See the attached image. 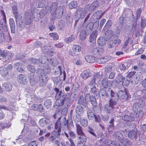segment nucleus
Segmentation results:
<instances>
[{"label": "nucleus", "mask_w": 146, "mask_h": 146, "mask_svg": "<svg viewBox=\"0 0 146 146\" xmlns=\"http://www.w3.org/2000/svg\"><path fill=\"white\" fill-rule=\"evenodd\" d=\"M30 62L32 64H40V62L39 59L35 58H32L30 59Z\"/></svg>", "instance_id": "nucleus-44"}, {"label": "nucleus", "mask_w": 146, "mask_h": 146, "mask_svg": "<svg viewBox=\"0 0 146 146\" xmlns=\"http://www.w3.org/2000/svg\"><path fill=\"white\" fill-rule=\"evenodd\" d=\"M37 143L36 141H33L30 142L28 146H37Z\"/></svg>", "instance_id": "nucleus-64"}, {"label": "nucleus", "mask_w": 146, "mask_h": 146, "mask_svg": "<svg viewBox=\"0 0 146 146\" xmlns=\"http://www.w3.org/2000/svg\"><path fill=\"white\" fill-rule=\"evenodd\" d=\"M24 65L21 62H16L14 63V67L19 72H22L23 71Z\"/></svg>", "instance_id": "nucleus-11"}, {"label": "nucleus", "mask_w": 146, "mask_h": 146, "mask_svg": "<svg viewBox=\"0 0 146 146\" xmlns=\"http://www.w3.org/2000/svg\"><path fill=\"white\" fill-rule=\"evenodd\" d=\"M76 113L79 115H80L84 112L83 109L82 107L80 106H78L76 109Z\"/></svg>", "instance_id": "nucleus-34"}, {"label": "nucleus", "mask_w": 146, "mask_h": 146, "mask_svg": "<svg viewBox=\"0 0 146 146\" xmlns=\"http://www.w3.org/2000/svg\"><path fill=\"white\" fill-rule=\"evenodd\" d=\"M97 33V31H93L90 35L89 38L90 42L93 43H95L96 42V39Z\"/></svg>", "instance_id": "nucleus-18"}, {"label": "nucleus", "mask_w": 146, "mask_h": 146, "mask_svg": "<svg viewBox=\"0 0 146 146\" xmlns=\"http://www.w3.org/2000/svg\"><path fill=\"white\" fill-rule=\"evenodd\" d=\"M102 58L104 63L110 60L111 59V57L110 56L108 55L105 56L103 57H102Z\"/></svg>", "instance_id": "nucleus-57"}, {"label": "nucleus", "mask_w": 146, "mask_h": 146, "mask_svg": "<svg viewBox=\"0 0 146 146\" xmlns=\"http://www.w3.org/2000/svg\"><path fill=\"white\" fill-rule=\"evenodd\" d=\"M88 117L90 119H93L95 117V115L94 114L92 110L88 108L87 110Z\"/></svg>", "instance_id": "nucleus-28"}, {"label": "nucleus", "mask_w": 146, "mask_h": 146, "mask_svg": "<svg viewBox=\"0 0 146 146\" xmlns=\"http://www.w3.org/2000/svg\"><path fill=\"white\" fill-rule=\"evenodd\" d=\"M4 33L3 31L1 30H0V40L1 41H3L4 40Z\"/></svg>", "instance_id": "nucleus-59"}, {"label": "nucleus", "mask_w": 146, "mask_h": 146, "mask_svg": "<svg viewBox=\"0 0 146 146\" xmlns=\"http://www.w3.org/2000/svg\"><path fill=\"white\" fill-rule=\"evenodd\" d=\"M72 49L74 51L78 53L81 50V47L78 45H74L73 46Z\"/></svg>", "instance_id": "nucleus-40"}, {"label": "nucleus", "mask_w": 146, "mask_h": 146, "mask_svg": "<svg viewBox=\"0 0 146 146\" xmlns=\"http://www.w3.org/2000/svg\"><path fill=\"white\" fill-rule=\"evenodd\" d=\"M53 58H51L49 59L47 58L45 56H43L40 58L41 61L40 62V64H44L46 63L47 62H49L50 64L52 65H54V61L53 60Z\"/></svg>", "instance_id": "nucleus-12"}, {"label": "nucleus", "mask_w": 146, "mask_h": 146, "mask_svg": "<svg viewBox=\"0 0 146 146\" xmlns=\"http://www.w3.org/2000/svg\"><path fill=\"white\" fill-rule=\"evenodd\" d=\"M68 109L66 107L62 106L60 110L61 114L62 115H66Z\"/></svg>", "instance_id": "nucleus-33"}, {"label": "nucleus", "mask_w": 146, "mask_h": 146, "mask_svg": "<svg viewBox=\"0 0 146 146\" xmlns=\"http://www.w3.org/2000/svg\"><path fill=\"white\" fill-rule=\"evenodd\" d=\"M112 24V22L111 20L108 21L106 24L105 25L104 29H105L106 28H109Z\"/></svg>", "instance_id": "nucleus-60"}, {"label": "nucleus", "mask_w": 146, "mask_h": 146, "mask_svg": "<svg viewBox=\"0 0 146 146\" xmlns=\"http://www.w3.org/2000/svg\"><path fill=\"white\" fill-rule=\"evenodd\" d=\"M60 111L58 108H57V110L56 111L54 115V119H56V118H59V116H60Z\"/></svg>", "instance_id": "nucleus-52"}, {"label": "nucleus", "mask_w": 146, "mask_h": 146, "mask_svg": "<svg viewBox=\"0 0 146 146\" xmlns=\"http://www.w3.org/2000/svg\"><path fill=\"white\" fill-rule=\"evenodd\" d=\"M2 87L4 90L7 92L11 90L12 88V85L10 83L5 82L3 84Z\"/></svg>", "instance_id": "nucleus-16"}, {"label": "nucleus", "mask_w": 146, "mask_h": 146, "mask_svg": "<svg viewBox=\"0 0 146 146\" xmlns=\"http://www.w3.org/2000/svg\"><path fill=\"white\" fill-rule=\"evenodd\" d=\"M12 9L13 12L16 19V22H19V24L21 25L23 23L22 20V16L21 15L18 14L17 7L14 5L13 6Z\"/></svg>", "instance_id": "nucleus-8"}, {"label": "nucleus", "mask_w": 146, "mask_h": 146, "mask_svg": "<svg viewBox=\"0 0 146 146\" xmlns=\"http://www.w3.org/2000/svg\"><path fill=\"white\" fill-rule=\"evenodd\" d=\"M136 134V132L135 131H131L129 132L128 136L130 138L133 139L135 137Z\"/></svg>", "instance_id": "nucleus-43"}, {"label": "nucleus", "mask_w": 146, "mask_h": 146, "mask_svg": "<svg viewBox=\"0 0 146 146\" xmlns=\"http://www.w3.org/2000/svg\"><path fill=\"white\" fill-rule=\"evenodd\" d=\"M124 78L121 75L119 74L117 76L116 80H114V81H115L118 84H120V82H123Z\"/></svg>", "instance_id": "nucleus-37"}, {"label": "nucleus", "mask_w": 146, "mask_h": 146, "mask_svg": "<svg viewBox=\"0 0 146 146\" xmlns=\"http://www.w3.org/2000/svg\"><path fill=\"white\" fill-rule=\"evenodd\" d=\"M77 3L76 1H73L69 4V7L70 9H72L75 8L77 6Z\"/></svg>", "instance_id": "nucleus-38"}, {"label": "nucleus", "mask_w": 146, "mask_h": 146, "mask_svg": "<svg viewBox=\"0 0 146 146\" xmlns=\"http://www.w3.org/2000/svg\"><path fill=\"white\" fill-rule=\"evenodd\" d=\"M87 13L86 10H84L82 8H79L77 11V14L78 18L80 17L83 18L86 15Z\"/></svg>", "instance_id": "nucleus-14"}, {"label": "nucleus", "mask_w": 146, "mask_h": 146, "mask_svg": "<svg viewBox=\"0 0 146 146\" xmlns=\"http://www.w3.org/2000/svg\"><path fill=\"white\" fill-rule=\"evenodd\" d=\"M145 105V102L142 100H138L133 104V110L136 113V117L137 115L138 117L143 115V113L141 110Z\"/></svg>", "instance_id": "nucleus-5"}, {"label": "nucleus", "mask_w": 146, "mask_h": 146, "mask_svg": "<svg viewBox=\"0 0 146 146\" xmlns=\"http://www.w3.org/2000/svg\"><path fill=\"white\" fill-rule=\"evenodd\" d=\"M44 70L41 68L38 69L36 71V73L39 76V81L40 84L41 86H44L46 85L48 80V77L44 73Z\"/></svg>", "instance_id": "nucleus-6"}, {"label": "nucleus", "mask_w": 146, "mask_h": 146, "mask_svg": "<svg viewBox=\"0 0 146 146\" xmlns=\"http://www.w3.org/2000/svg\"><path fill=\"white\" fill-rule=\"evenodd\" d=\"M57 6L58 3L56 2L48 3L39 13L40 18H42L47 13L50 12L52 14H56L58 18H60L63 14V8L62 6L57 8Z\"/></svg>", "instance_id": "nucleus-1"}, {"label": "nucleus", "mask_w": 146, "mask_h": 146, "mask_svg": "<svg viewBox=\"0 0 146 146\" xmlns=\"http://www.w3.org/2000/svg\"><path fill=\"white\" fill-rule=\"evenodd\" d=\"M86 37V32L85 29L82 30L80 35V38L81 40H84Z\"/></svg>", "instance_id": "nucleus-32"}, {"label": "nucleus", "mask_w": 146, "mask_h": 146, "mask_svg": "<svg viewBox=\"0 0 146 146\" xmlns=\"http://www.w3.org/2000/svg\"><path fill=\"white\" fill-rule=\"evenodd\" d=\"M85 58L87 62L92 63L96 61V58L94 56L88 55L85 56Z\"/></svg>", "instance_id": "nucleus-25"}, {"label": "nucleus", "mask_w": 146, "mask_h": 146, "mask_svg": "<svg viewBox=\"0 0 146 146\" xmlns=\"http://www.w3.org/2000/svg\"><path fill=\"white\" fill-rule=\"evenodd\" d=\"M61 117H59L57 120L55 124V128L57 131H54L51 133V136L50 137V141L53 142L56 138H58L60 135V132L61 131L60 127L61 123L60 121Z\"/></svg>", "instance_id": "nucleus-3"}, {"label": "nucleus", "mask_w": 146, "mask_h": 146, "mask_svg": "<svg viewBox=\"0 0 146 146\" xmlns=\"http://www.w3.org/2000/svg\"><path fill=\"white\" fill-rule=\"evenodd\" d=\"M119 141L121 142L120 143L122 145L125 146H127L128 144L129 143V141L126 138L123 137V138Z\"/></svg>", "instance_id": "nucleus-39"}, {"label": "nucleus", "mask_w": 146, "mask_h": 146, "mask_svg": "<svg viewBox=\"0 0 146 146\" xmlns=\"http://www.w3.org/2000/svg\"><path fill=\"white\" fill-rule=\"evenodd\" d=\"M102 85L105 88L108 87V84L107 80L106 78H104L103 79L102 82Z\"/></svg>", "instance_id": "nucleus-49"}, {"label": "nucleus", "mask_w": 146, "mask_h": 146, "mask_svg": "<svg viewBox=\"0 0 146 146\" xmlns=\"http://www.w3.org/2000/svg\"><path fill=\"white\" fill-rule=\"evenodd\" d=\"M75 38V37L73 36H72L70 37L67 38L64 40L67 43H69L73 40Z\"/></svg>", "instance_id": "nucleus-46"}, {"label": "nucleus", "mask_w": 146, "mask_h": 146, "mask_svg": "<svg viewBox=\"0 0 146 146\" xmlns=\"http://www.w3.org/2000/svg\"><path fill=\"white\" fill-rule=\"evenodd\" d=\"M113 136L117 139L119 141L123 137L122 134L119 132H115L113 135Z\"/></svg>", "instance_id": "nucleus-35"}, {"label": "nucleus", "mask_w": 146, "mask_h": 146, "mask_svg": "<svg viewBox=\"0 0 146 146\" xmlns=\"http://www.w3.org/2000/svg\"><path fill=\"white\" fill-rule=\"evenodd\" d=\"M9 70L6 68L1 67L0 68V73L1 75L5 76L8 74Z\"/></svg>", "instance_id": "nucleus-27"}, {"label": "nucleus", "mask_w": 146, "mask_h": 146, "mask_svg": "<svg viewBox=\"0 0 146 146\" xmlns=\"http://www.w3.org/2000/svg\"><path fill=\"white\" fill-rule=\"evenodd\" d=\"M106 37H108V38H110L113 35V32L111 30H108L105 33Z\"/></svg>", "instance_id": "nucleus-51"}, {"label": "nucleus", "mask_w": 146, "mask_h": 146, "mask_svg": "<svg viewBox=\"0 0 146 146\" xmlns=\"http://www.w3.org/2000/svg\"><path fill=\"white\" fill-rule=\"evenodd\" d=\"M130 116L125 115L122 116V118L123 120L126 121H131L134 120L135 115V114L132 113L130 114Z\"/></svg>", "instance_id": "nucleus-15"}, {"label": "nucleus", "mask_w": 146, "mask_h": 146, "mask_svg": "<svg viewBox=\"0 0 146 146\" xmlns=\"http://www.w3.org/2000/svg\"><path fill=\"white\" fill-rule=\"evenodd\" d=\"M141 26L143 28L145 27L146 26V20L145 19L141 18Z\"/></svg>", "instance_id": "nucleus-56"}, {"label": "nucleus", "mask_w": 146, "mask_h": 146, "mask_svg": "<svg viewBox=\"0 0 146 146\" xmlns=\"http://www.w3.org/2000/svg\"><path fill=\"white\" fill-rule=\"evenodd\" d=\"M3 58H1L2 61L3 62H7L10 58H11V57H10V58H9L8 56L7 55V56L4 57H2Z\"/></svg>", "instance_id": "nucleus-61"}, {"label": "nucleus", "mask_w": 146, "mask_h": 146, "mask_svg": "<svg viewBox=\"0 0 146 146\" xmlns=\"http://www.w3.org/2000/svg\"><path fill=\"white\" fill-rule=\"evenodd\" d=\"M49 35L54 40H57L58 38V35L56 33H50Z\"/></svg>", "instance_id": "nucleus-53"}, {"label": "nucleus", "mask_w": 146, "mask_h": 146, "mask_svg": "<svg viewBox=\"0 0 146 146\" xmlns=\"http://www.w3.org/2000/svg\"><path fill=\"white\" fill-rule=\"evenodd\" d=\"M27 68L28 70L32 73H34L35 71V69L33 65H28Z\"/></svg>", "instance_id": "nucleus-54"}, {"label": "nucleus", "mask_w": 146, "mask_h": 146, "mask_svg": "<svg viewBox=\"0 0 146 146\" xmlns=\"http://www.w3.org/2000/svg\"><path fill=\"white\" fill-rule=\"evenodd\" d=\"M98 44L100 46L105 45L106 43V41L104 38L100 37L99 38L97 41Z\"/></svg>", "instance_id": "nucleus-24"}, {"label": "nucleus", "mask_w": 146, "mask_h": 146, "mask_svg": "<svg viewBox=\"0 0 146 146\" xmlns=\"http://www.w3.org/2000/svg\"><path fill=\"white\" fill-rule=\"evenodd\" d=\"M111 103L113 104H116L119 98L120 100L125 99L126 98L127 95L125 91L120 90L118 92L117 94H116L111 90Z\"/></svg>", "instance_id": "nucleus-2"}, {"label": "nucleus", "mask_w": 146, "mask_h": 146, "mask_svg": "<svg viewBox=\"0 0 146 146\" xmlns=\"http://www.w3.org/2000/svg\"><path fill=\"white\" fill-rule=\"evenodd\" d=\"M93 53L94 54L100 55L104 52V50L102 48L96 47L94 48L93 50Z\"/></svg>", "instance_id": "nucleus-19"}, {"label": "nucleus", "mask_w": 146, "mask_h": 146, "mask_svg": "<svg viewBox=\"0 0 146 146\" xmlns=\"http://www.w3.org/2000/svg\"><path fill=\"white\" fill-rule=\"evenodd\" d=\"M7 52L5 50L2 51L0 49V56L1 57H4L7 56Z\"/></svg>", "instance_id": "nucleus-58"}, {"label": "nucleus", "mask_w": 146, "mask_h": 146, "mask_svg": "<svg viewBox=\"0 0 146 146\" xmlns=\"http://www.w3.org/2000/svg\"><path fill=\"white\" fill-rule=\"evenodd\" d=\"M108 92L106 89H101L99 92V95L102 99H107L108 98Z\"/></svg>", "instance_id": "nucleus-17"}, {"label": "nucleus", "mask_w": 146, "mask_h": 146, "mask_svg": "<svg viewBox=\"0 0 146 146\" xmlns=\"http://www.w3.org/2000/svg\"><path fill=\"white\" fill-rule=\"evenodd\" d=\"M58 68L59 69V70L60 71V75H62V74L63 76V80H65L66 77V73L65 71H63V73L61 69V67L60 66H58Z\"/></svg>", "instance_id": "nucleus-48"}, {"label": "nucleus", "mask_w": 146, "mask_h": 146, "mask_svg": "<svg viewBox=\"0 0 146 146\" xmlns=\"http://www.w3.org/2000/svg\"><path fill=\"white\" fill-rule=\"evenodd\" d=\"M1 13L3 17V20L4 21L5 23L4 27L3 28V29L5 31H7V26L5 25L6 22V16L4 12L3 11L1 10Z\"/></svg>", "instance_id": "nucleus-31"}, {"label": "nucleus", "mask_w": 146, "mask_h": 146, "mask_svg": "<svg viewBox=\"0 0 146 146\" xmlns=\"http://www.w3.org/2000/svg\"><path fill=\"white\" fill-rule=\"evenodd\" d=\"M76 127L77 134L80 136L79 138V139L83 142H86L87 140L86 137L83 132L82 127L79 124L77 123L76 124Z\"/></svg>", "instance_id": "nucleus-7"}, {"label": "nucleus", "mask_w": 146, "mask_h": 146, "mask_svg": "<svg viewBox=\"0 0 146 146\" xmlns=\"http://www.w3.org/2000/svg\"><path fill=\"white\" fill-rule=\"evenodd\" d=\"M54 90L56 92L55 96V98L56 100H59L61 102V104L63 105L64 103L66 104L68 106V104L70 101V99L68 97L63 95V94L61 91L59 92V90L58 88H55Z\"/></svg>", "instance_id": "nucleus-4"}, {"label": "nucleus", "mask_w": 146, "mask_h": 146, "mask_svg": "<svg viewBox=\"0 0 146 146\" xmlns=\"http://www.w3.org/2000/svg\"><path fill=\"white\" fill-rule=\"evenodd\" d=\"M44 104L47 109H49L51 105V102L50 100V99L46 100L44 102Z\"/></svg>", "instance_id": "nucleus-41"}, {"label": "nucleus", "mask_w": 146, "mask_h": 146, "mask_svg": "<svg viewBox=\"0 0 146 146\" xmlns=\"http://www.w3.org/2000/svg\"><path fill=\"white\" fill-rule=\"evenodd\" d=\"M111 98L109 100L110 103L106 104L104 106V110L105 112L107 113H111L113 108V106L116 104H113L111 102Z\"/></svg>", "instance_id": "nucleus-10"}, {"label": "nucleus", "mask_w": 146, "mask_h": 146, "mask_svg": "<svg viewBox=\"0 0 146 146\" xmlns=\"http://www.w3.org/2000/svg\"><path fill=\"white\" fill-rule=\"evenodd\" d=\"M114 119H112L109 122L110 124L109 125L108 127V131L109 132H113V130L114 129Z\"/></svg>", "instance_id": "nucleus-30"}, {"label": "nucleus", "mask_w": 146, "mask_h": 146, "mask_svg": "<svg viewBox=\"0 0 146 146\" xmlns=\"http://www.w3.org/2000/svg\"><path fill=\"white\" fill-rule=\"evenodd\" d=\"M84 142H83L81 140L78 141L77 143V146H86Z\"/></svg>", "instance_id": "nucleus-63"}, {"label": "nucleus", "mask_w": 146, "mask_h": 146, "mask_svg": "<svg viewBox=\"0 0 146 146\" xmlns=\"http://www.w3.org/2000/svg\"><path fill=\"white\" fill-rule=\"evenodd\" d=\"M50 47L49 46H45L42 47L41 48V49L44 52H46L49 56H52L53 52L51 51L48 50L50 48Z\"/></svg>", "instance_id": "nucleus-20"}, {"label": "nucleus", "mask_w": 146, "mask_h": 146, "mask_svg": "<svg viewBox=\"0 0 146 146\" xmlns=\"http://www.w3.org/2000/svg\"><path fill=\"white\" fill-rule=\"evenodd\" d=\"M91 103L94 106H95L96 104V102L95 98L93 96H91L89 100Z\"/></svg>", "instance_id": "nucleus-50"}, {"label": "nucleus", "mask_w": 146, "mask_h": 146, "mask_svg": "<svg viewBox=\"0 0 146 146\" xmlns=\"http://www.w3.org/2000/svg\"><path fill=\"white\" fill-rule=\"evenodd\" d=\"M78 103L79 104L82 105L84 106H86L87 105V103L85 99L84 98V97L82 96H80L79 99Z\"/></svg>", "instance_id": "nucleus-26"}, {"label": "nucleus", "mask_w": 146, "mask_h": 146, "mask_svg": "<svg viewBox=\"0 0 146 146\" xmlns=\"http://www.w3.org/2000/svg\"><path fill=\"white\" fill-rule=\"evenodd\" d=\"M88 131L90 134L94 136L95 138L96 137V135L94 132V130L92 129L91 128L89 127H88Z\"/></svg>", "instance_id": "nucleus-62"}, {"label": "nucleus", "mask_w": 146, "mask_h": 146, "mask_svg": "<svg viewBox=\"0 0 146 146\" xmlns=\"http://www.w3.org/2000/svg\"><path fill=\"white\" fill-rule=\"evenodd\" d=\"M17 80L21 84H26L27 82L26 77L22 74H20L18 75Z\"/></svg>", "instance_id": "nucleus-13"}, {"label": "nucleus", "mask_w": 146, "mask_h": 146, "mask_svg": "<svg viewBox=\"0 0 146 146\" xmlns=\"http://www.w3.org/2000/svg\"><path fill=\"white\" fill-rule=\"evenodd\" d=\"M91 75L90 71L87 70L84 71L81 74V77L84 79L86 80Z\"/></svg>", "instance_id": "nucleus-23"}, {"label": "nucleus", "mask_w": 146, "mask_h": 146, "mask_svg": "<svg viewBox=\"0 0 146 146\" xmlns=\"http://www.w3.org/2000/svg\"><path fill=\"white\" fill-rule=\"evenodd\" d=\"M29 78L30 80V84L32 86H34L37 82V81H35V78H33L29 76Z\"/></svg>", "instance_id": "nucleus-55"}, {"label": "nucleus", "mask_w": 146, "mask_h": 146, "mask_svg": "<svg viewBox=\"0 0 146 146\" xmlns=\"http://www.w3.org/2000/svg\"><path fill=\"white\" fill-rule=\"evenodd\" d=\"M100 16V14L99 11H98L95 13L92 17L91 18L95 20L97 19Z\"/></svg>", "instance_id": "nucleus-47"}, {"label": "nucleus", "mask_w": 146, "mask_h": 146, "mask_svg": "<svg viewBox=\"0 0 146 146\" xmlns=\"http://www.w3.org/2000/svg\"><path fill=\"white\" fill-rule=\"evenodd\" d=\"M100 76V75L99 73H97L95 74L94 76L93 79L91 80L90 82L89 85L90 86H95L96 84L95 82L96 80H97V79L99 78Z\"/></svg>", "instance_id": "nucleus-21"}, {"label": "nucleus", "mask_w": 146, "mask_h": 146, "mask_svg": "<svg viewBox=\"0 0 146 146\" xmlns=\"http://www.w3.org/2000/svg\"><path fill=\"white\" fill-rule=\"evenodd\" d=\"M130 81V79H128L127 78H124L121 84L123 86H126L129 84Z\"/></svg>", "instance_id": "nucleus-36"}, {"label": "nucleus", "mask_w": 146, "mask_h": 146, "mask_svg": "<svg viewBox=\"0 0 146 146\" xmlns=\"http://www.w3.org/2000/svg\"><path fill=\"white\" fill-rule=\"evenodd\" d=\"M80 124L83 127H86L88 125V122L86 119H82L80 121Z\"/></svg>", "instance_id": "nucleus-45"}, {"label": "nucleus", "mask_w": 146, "mask_h": 146, "mask_svg": "<svg viewBox=\"0 0 146 146\" xmlns=\"http://www.w3.org/2000/svg\"><path fill=\"white\" fill-rule=\"evenodd\" d=\"M9 21L11 33H14L15 32V25L14 21L12 18H10Z\"/></svg>", "instance_id": "nucleus-22"}, {"label": "nucleus", "mask_w": 146, "mask_h": 146, "mask_svg": "<svg viewBox=\"0 0 146 146\" xmlns=\"http://www.w3.org/2000/svg\"><path fill=\"white\" fill-rule=\"evenodd\" d=\"M32 15V13L31 12L30 10L25 12L24 22L26 25H29L31 23L32 21L31 19Z\"/></svg>", "instance_id": "nucleus-9"}, {"label": "nucleus", "mask_w": 146, "mask_h": 146, "mask_svg": "<svg viewBox=\"0 0 146 146\" xmlns=\"http://www.w3.org/2000/svg\"><path fill=\"white\" fill-rule=\"evenodd\" d=\"M99 4V2L96 1L93 2L90 7L89 9L91 10H94Z\"/></svg>", "instance_id": "nucleus-42"}, {"label": "nucleus", "mask_w": 146, "mask_h": 146, "mask_svg": "<svg viewBox=\"0 0 146 146\" xmlns=\"http://www.w3.org/2000/svg\"><path fill=\"white\" fill-rule=\"evenodd\" d=\"M49 119L44 118L40 120L39 123L42 126H44L46 124H49Z\"/></svg>", "instance_id": "nucleus-29"}]
</instances>
